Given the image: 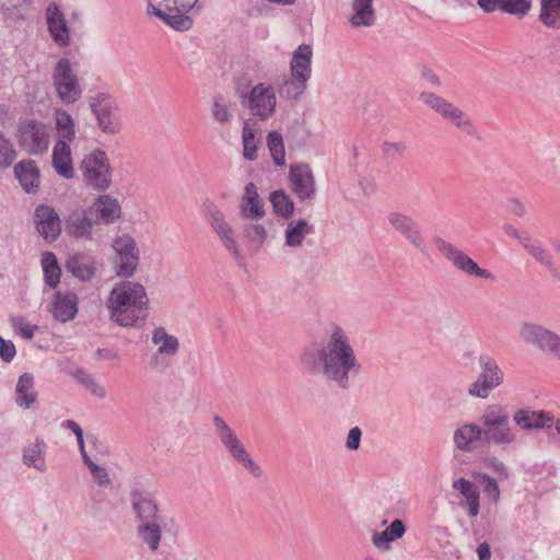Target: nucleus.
<instances>
[{
	"mask_svg": "<svg viewBox=\"0 0 560 560\" xmlns=\"http://www.w3.org/2000/svg\"><path fill=\"white\" fill-rule=\"evenodd\" d=\"M139 533L142 539L150 546L152 550H156L161 540V529L154 523H145L139 526Z\"/></svg>",
	"mask_w": 560,
	"mask_h": 560,
	"instance_id": "obj_46",
	"label": "nucleus"
},
{
	"mask_svg": "<svg viewBox=\"0 0 560 560\" xmlns=\"http://www.w3.org/2000/svg\"><path fill=\"white\" fill-rule=\"evenodd\" d=\"M65 427L70 429L75 434L80 451H81L82 455H85L84 443H83V431L80 428V425L77 422H74L73 420H67L65 422Z\"/></svg>",
	"mask_w": 560,
	"mask_h": 560,
	"instance_id": "obj_61",
	"label": "nucleus"
},
{
	"mask_svg": "<svg viewBox=\"0 0 560 560\" xmlns=\"http://www.w3.org/2000/svg\"><path fill=\"white\" fill-rule=\"evenodd\" d=\"M214 433L229 455L238 463H245V447L235 432L219 416L213 417Z\"/></svg>",
	"mask_w": 560,
	"mask_h": 560,
	"instance_id": "obj_20",
	"label": "nucleus"
},
{
	"mask_svg": "<svg viewBox=\"0 0 560 560\" xmlns=\"http://www.w3.org/2000/svg\"><path fill=\"white\" fill-rule=\"evenodd\" d=\"M419 100L431 110L441 115L444 119L452 121L459 130L471 136L475 135L471 119L468 118L459 107L448 102L446 98L432 92H421Z\"/></svg>",
	"mask_w": 560,
	"mask_h": 560,
	"instance_id": "obj_11",
	"label": "nucleus"
},
{
	"mask_svg": "<svg viewBox=\"0 0 560 560\" xmlns=\"http://www.w3.org/2000/svg\"><path fill=\"white\" fill-rule=\"evenodd\" d=\"M237 106H245V90L241 82L237 83L233 92H228L226 96H215L212 103V117L219 124H228L233 118V113Z\"/></svg>",
	"mask_w": 560,
	"mask_h": 560,
	"instance_id": "obj_16",
	"label": "nucleus"
},
{
	"mask_svg": "<svg viewBox=\"0 0 560 560\" xmlns=\"http://www.w3.org/2000/svg\"><path fill=\"white\" fill-rule=\"evenodd\" d=\"M248 236H255L259 242H264L267 235L266 229L260 224H254L247 229Z\"/></svg>",
	"mask_w": 560,
	"mask_h": 560,
	"instance_id": "obj_64",
	"label": "nucleus"
},
{
	"mask_svg": "<svg viewBox=\"0 0 560 560\" xmlns=\"http://www.w3.org/2000/svg\"><path fill=\"white\" fill-rule=\"evenodd\" d=\"M482 479L486 482V486H485L486 495L489 497L493 502H498V500L500 498V489H499L498 482L495 481L494 478H492L488 475H483Z\"/></svg>",
	"mask_w": 560,
	"mask_h": 560,
	"instance_id": "obj_54",
	"label": "nucleus"
},
{
	"mask_svg": "<svg viewBox=\"0 0 560 560\" xmlns=\"http://www.w3.org/2000/svg\"><path fill=\"white\" fill-rule=\"evenodd\" d=\"M289 180L291 189L301 200H311L316 195L315 177L308 164H293L290 166Z\"/></svg>",
	"mask_w": 560,
	"mask_h": 560,
	"instance_id": "obj_17",
	"label": "nucleus"
},
{
	"mask_svg": "<svg viewBox=\"0 0 560 560\" xmlns=\"http://www.w3.org/2000/svg\"><path fill=\"white\" fill-rule=\"evenodd\" d=\"M247 210L253 218H261L265 213L264 202L259 199L253 184H247Z\"/></svg>",
	"mask_w": 560,
	"mask_h": 560,
	"instance_id": "obj_48",
	"label": "nucleus"
},
{
	"mask_svg": "<svg viewBox=\"0 0 560 560\" xmlns=\"http://www.w3.org/2000/svg\"><path fill=\"white\" fill-rule=\"evenodd\" d=\"M452 487L465 499L466 502L464 505L467 506L468 515L470 517H476L480 510L478 487L465 478L454 480Z\"/></svg>",
	"mask_w": 560,
	"mask_h": 560,
	"instance_id": "obj_32",
	"label": "nucleus"
},
{
	"mask_svg": "<svg viewBox=\"0 0 560 560\" xmlns=\"http://www.w3.org/2000/svg\"><path fill=\"white\" fill-rule=\"evenodd\" d=\"M307 81L291 75L281 86L280 94L290 100H298L306 90Z\"/></svg>",
	"mask_w": 560,
	"mask_h": 560,
	"instance_id": "obj_45",
	"label": "nucleus"
},
{
	"mask_svg": "<svg viewBox=\"0 0 560 560\" xmlns=\"http://www.w3.org/2000/svg\"><path fill=\"white\" fill-rule=\"evenodd\" d=\"M13 330L24 339L31 340L37 329L36 325H32L25 320L22 316H14L10 319Z\"/></svg>",
	"mask_w": 560,
	"mask_h": 560,
	"instance_id": "obj_50",
	"label": "nucleus"
},
{
	"mask_svg": "<svg viewBox=\"0 0 560 560\" xmlns=\"http://www.w3.org/2000/svg\"><path fill=\"white\" fill-rule=\"evenodd\" d=\"M51 313L54 317L61 323L73 319L78 313L77 295L72 292L56 293Z\"/></svg>",
	"mask_w": 560,
	"mask_h": 560,
	"instance_id": "obj_28",
	"label": "nucleus"
},
{
	"mask_svg": "<svg viewBox=\"0 0 560 560\" xmlns=\"http://www.w3.org/2000/svg\"><path fill=\"white\" fill-rule=\"evenodd\" d=\"M202 9L200 0H164L163 8L149 1L147 13L154 15L176 32H187L194 26V16Z\"/></svg>",
	"mask_w": 560,
	"mask_h": 560,
	"instance_id": "obj_3",
	"label": "nucleus"
},
{
	"mask_svg": "<svg viewBox=\"0 0 560 560\" xmlns=\"http://www.w3.org/2000/svg\"><path fill=\"white\" fill-rule=\"evenodd\" d=\"M392 541H394V538L386 529L381 533H374L372 536V542L378 549L388 550Z\"/></svg>",
	"mask_w": 560,
	"mask_h": 560,
	"instance_id": "obj_55",
	"label": "nucleus"
},
{
	"mask_svg": "<svg viewBox=\"0 0 560 560\" xmlns=\"http://www.w3.org/2000/svg\"><path fill=\"white\" fill-rule=\"evenodd\" d=\"M386 530L394 538V540H397V539H400L405 535L406 525L401 520H395L386 528Z\"/></svg>",
	"mask_w": 560,
	"mask_h": 560,
	"instance_id": "obj_60",
	"label": "nucleus"
},
{
	"mask_svg": "<svg viewBox=\"0 0 560 560\" xmlns=\"http://www.w3.org/2000/svg\"><path fill=\"white\" fill-rule=\"evenodd\" d=\"M34 223L37 232L47 241H55L61 233L60 218L48 205H40L35 209Z\"/></svg>",
	"mask_w": 560,
	"mask_h": 560,
	"instance_id": "obj_19",
	"label": "nucleus"
},
{
	"mask_svg": "<svg viewBox=\"0 0 560 560\" xmlns=\"http://www.w3.org/2000/svg\"><path fill=\"white\" fill-rule=\"evenodd\" d=\"M80 170L85 184L94 190L105 191L112 185V166L105 151L95 149L85 154Z\"/></svg>",
	"mask_w": 560,
	"mask_h": 560,
	"instance_id": "obj_9",
	"label": "nucleus"
},
{
	"mask_svg": "<svg viewBox=\"0 0 560 560\" xmlns=\"http://www.w3.org/2000/svg\"><path fill=\"white\" fill-rule=\"evenodd\" d=\"M522 246L538 264L545 267L547 270L552 271L555 269V260L552 255L544 246V244L530 235L522 240Z\"/></svg>",
	"mask_w": 560,
	"mask_h": 560,
	"instance_id": "obj_35",
	"label": "nucleus"
},
{
	"mask_svg": "<svg viewBox=\"0 0 560 560\" xmlns=\"http://www.w3.org/2000/svg\"><path fill=\"white\" fill-rule=\"evenodd\" d=\"M478 366L479 374L469 384L467 393L470 397L487 399L495 388L504 383L505 374L497 359L489 353L478 355Z\"/></svg>",
	"mask_w": 560,
	"mask_h": 560,
	"instance_id": "obj_6",
	"label": "nucleus"
},
{
	"mask_svg": "<svg viewBox=\"0 0 560 560\" xmlns=\"http://www.w3.org/2000/svg\"><path fill=\"white\" fill-rule=\"evenodd\" d=\"M90 108L103 132L113 135L120 130V121L117 116L118 107L108 93L100 92L91 96Z\"/></svg>",
	"mask_w": 560,
	"mask_h": 560,
	"instance_id": "obj_13",
	"label": "nucleus"
},
{
	"mask_svg": "<svg viewBox=\"0 0 560 560\" xmlns=\"http://www.w3.org/2000/svg\"><path fill=\"white\" fill-rule=\"evenodd\" d=\"M301 370L311 376H323L341 389H348L350 376L361 370L360 361L346 331L335 326L326 343L313 342L300 354Z\"/></svg>",
	"mask_w": 560,
	"mask_h": 560,
	"instance_id": "obj_1",
	"label": "nucleus"
},
{
	"mask_svg": "<svg viewBox=\"0 0 560 560\" xmlns=\"http://www.w3.org/2000/svg\"><path fill=\"white\" fill-rule=\"evenodd\" d=\"M106 307L109 317L122 327L135 326L147 317L149 298L145 288L136 281H122L110 291Z\"/></svg>",
	"mask_w": 560,
	"mask_h": 560,
	"instance_id": "obj_2",
	"label": "nucleus"
},
{
	"mask_svg": "<svg viewBox=\"0 0 560 560\" xmlns=\"http://www.w3.org/2000/svg\"><path fill=\"white\" fill-rule=\"evenodd\" d=\"M201 213L220 242L235 234L234 228L225 219L223 212L214 201L210 199L203 200L201 203Z\"/></svg>",
	"mask_w": 560,
	"mask_h": 560,
	"instance_id": "obj_22",
	"label": "nucleus"
},
{
	"mask_svg": "<svg viewBox=\"0 0 560 560\" xmlns=\"http://www.w3.org/2000/svg\"><path fill=\"white\" fill-rule=\"evenodd\" d=\"M15 393L16 404L20 407L28 408L36 400L34 377L28 373L22 374L19 378Z\"/></svg>",
	"mask_w": 560,
	"mask_h": 560,
	"instance_id": "obj_37",
	"label": "nucleus"
},
{
	"mask_svg": "<svg viewBox=\"0 0 560 560\" xmlns=\"http://www.w3.org/2000/svg\"><path fill=\"white\" fill-rule=\"evenodd\" d=\"M132 505L139 518L148 523L155 520L158 508L155 503L141 492L132 493Z\"/></svg>",
	"mask_w": 560,
	"mask_h": 560,
	"instance_id": "obj_40",
	"label": "nucleus"
},
{
	"mask_svg": "<svg viewBox=\"0 0 560 560\" xmlns=\"http://www.w3.org/2000/svg\"><path fill=\"white\" fill-rule=\"evenodd\" d=\"M348 22L353 28L372 27L376 22L373 0H352Z\"/></svg>",
	"mask_w": 560,
	"mask_h": 560,
	"instance_id": "obj_26",
	"label": "nucleus"
},
{
	"mask_svg": "<svg viewBox=\"0 0 560 560\" xmlns=\"http://www.w3.org/2000/svg\"><path fill=\"white\" fill-rule=\"evenodd\" d=\"M16 158V152L9 139L0 133V168H8Z\"/></svg>",
	"mask_w": 560,
	"mask_h": 560,
	"instance_id": "obj_49",
	"label": "nucleus"
},
{
	"mask_svg": "<svg viewBox=\"0 0 560 560\" xmlns=\"http://www.w3.org/2000/svg\"><path fill=\"white\" fill-rule=\"evenodd\" d=\"M94 224L93 221L83 209H75L65 220L66 233L79 240H92Z\"/></svg>",
	"mask_w": 560,
	"mask_h": 560,
	"instance_id": "obj_25",
	"label": "nucleus"
},
{
	"mask_svg": "<svg viewBox=\"0 0 560 560\" xmlns=\"http://www.w3.org/2000/svg\"><path fill=\"white\" fill-rule=\"evenodd\" d=\"M54 121L57 131V141L72 142L77 136V127L73 117L62 108L54 110Z\"/></svg>",
	"mask_w": 560,
	"mask_h": 560,
	"instance_id": "obj_33",
	"label": "nucleus"
},
{
	"mask_svg": "<svg viewBox=\"0 0 560 560\" xmlns=\"http://www.w3.org/2000/svg\"><path fill=\"white\" fill-rule=\"evenodd\" d=\"M387 222L396 233L402 236L417 250L422 254L428 252L422 229L413 218L399 211H390L387 214Z\"/></svg>",
	"mask_w": 560,
	"mask_h": 560,
	"instance_id": "obj_14",
	"label": "nucleus"
},
{
	"mask_svg": "<svg viewBox=\"0 0 560 560\" xmlns=\"http://www.w3.org/2000/svg\"><path fill=\"white\" fill-rule=\"evenodd\" d=\"M14 174L26 192H36L40 184L39 170L34 161H21L14 166Z\"/></svg>",
	"mask_w": 560,
	"mask_h": 560,
	"instance_id": "obj_29",
	"label": "nucleus"
},
{
	"mask_svg": "<svg viewBox=\"0 0 560 560\" xmlns=\"http://www.w3.org/2000/svg\"><path fill=\"white\" fill-rule=\"evenodd\" d=\"M482 425L483 441L500 447H508L517 440L516 432L510 424V415L500 404H492L485 408L479 417Z\"/></svg>",
	"mask_w": 560,
	"mask_h": 560,
	"instance_id": "obj_4",
	"label": "nucleus"
},
{
	"mask_svg": "<svg viewBox=\"0 0 560 560\" xmlns=\"http://www.w3.org/2000/svg\"><path fill=\"white\" fill-rule=\"evenodd\" d=\"M92 214L97 224L109 225L118 221L122 215L120 201L108 194L97 196L91 207Z\"/></svg>",
	"mask_w": 560,
	"mask_h": 560,
	"instance_id": "obj_21",
	"label": "nucleus"
},
{
	"mask_svg": "<svg viewBox=\"0 0 560 560\" xmlns=\"http://www.w3.org/2000/svg\"><path fill=\"white\" fill-rule=\"evenodd\" d=\"M502 230L504 231V233L506 235H509L510 237H513L515 240L518 241V243L522 245V240L524 237H527L529 234L524 232V233H521L515 226H513L512 224L510 223H504L503 226H502Z\"/></svg>",
	"mask_w": 560,
	"mask_h": 560,
	"instance_id": "obj_63",
	"label": "nucleus"
},
{
	"mask_svg": "<svg viewBox=\"0 0 560 560\" xmlns=\"http://www.w3.org/2000/svg\"><path fill=\"white\" fill-rule=\"evenodd\" d=\"M506 209L511 214L517 218H524L527 213L525 205L518 198L508 199Z\"/></svg>",
	"mask_w": 560,
	"mask_h": 560,
	"instance_id": "obj_56",
	"label": "nucleus"
},
{
	"mask_svg": "<svg viewBox=\"0 0 560 560\" xmlns=\"http://www.w3.org/2000/svg\"><path fill=\"white\" fill-rule=\"evenodd\" d=\"M152 342L156 347L153 363L156 364L159 355L173 357L177 353L179 343L176 337L167 334L164 328H156L152 334Z\"/></svg>",
	"mask_w": 560,
	"mask_h": 560,
	"instance_id": "obj_34",
	"label": "nucleus"
},
{
	"mask_svg": "<svg viewBox=\"0 0 560 560\" xmlns=\"http://www.w3.org/2000/svg\"><path fill=\"white\" fill-rule=\"evenodd\" d=\"M45 451H46V444L40 440H36L35 443L28 445L24 450V454H23L24 463L27 466H32L39 471H45V469H46V463H45V457H44Z\"/></svg>",
	"mask_w": 560,
	"mask_h": 560,
	"instance_id": "obj_39",
	"label": "nucleus"
},
{
	"mask_svg": "<svg viewBox=\"0 0 560 560\" xmlns=\"http://www.w3.org/2000/svg\"><path fill=\"white\" fill-rule=\"evenodd\" d=\"M518 332L525 343L560 361V335L556 331L540 324L523 322Z\"/></svg>",
	"mask_w": 560,
	"mask_h": 560,
	"instance_id": "obj_10",
	"label": "nucleus"
},
{
	"mask_svg": "<svg viewBox=\"0 0 560 560\" xmlns=\"http://www.w3.org/2000/svg\"><path fill=\"white\" fill-rule=\"evenodd\" d=\"M267 145L275 164L284 165L285 152L282 136L278 131H270L267 136Z\"/></svg>",
	"mask_w": 560,
	"mask_h": 560,
	"instance_id": "obj_43",
	"label": "nucleus"
},
{
	"mask_svg": "<svg viewBox=\"0 0 560 560\" xmlns=\"http://www.w3.org/2000/svg\"><path fill=\"white\" fill-rule=\"evenodd\" d=\"M538 21L551 30H560V0H539Z\"/></svg>",
	"mask_w": 560,
	"mask_h": 560,
	"instance_id": "obj_36",
	"label": "nucleus"
},
{
	"mask_svg": "<svg viewBox=\"0 0 560 560\" xmlns=\"http://www.w3.org/2000/svg\"><path fill=\"white\" fill-rule=\"evenodd\" d=\"M52 166L62 177L70 179L74 176V168L69 143L57 141L52 150Z\"/></svg>",
	"mask_w": 560,
	"mask_h": 560,
	"instance_id": "obj_30",
	"label": "nucleus"
},
{
	"mask_svg": "<svg viewBox=\"0 0 560 560\" xmlns=\"http://www.w3.org/2000/svg\"><path fill=\"white\" fill-rule=\"evenodd\" d=\"M408 145L405 141H385L382 144V151L388 159H397L405 155Z\"/></svg>",
	"mask_w": 560,
	"mask_h": 560,
	"instance_id": "obj_51",
	"label": "nucleus"
},
{
	"mask_svg": "<svg viewBox=\"0 0 560 560\" xmlns=\"http://www.w3.org/2000/svg\"><path fill=\"white\" fill-rule=\"evenodd\" d=\"M513 421L521 430H540L553 424V416L545 410L522 408L514 412Z\"/></svg>",
	"mask_w": 560,
	"mask_h": 560,
	"instance_id": "obj_24",
	"label": "nucleus"
},
{
	"mask_svg": "<svg viewBox=\"0 0 560 560\" xmlns=\"http://www.w3.org/2000/svg\"><path fill=\"white\" fill-rule=\"evenodd\" d=\"M434 245L438 252L460 273L490 282L495 281L494 273L480 267L467 253L453 243L438 237L434 240Z\"/></svg>",
	"mask_w": 560,
	"mask_h": 560,
	"instance_id": "obj_7",
	"label": "nucleus"
},
{
	"mask_svg": "<svg viewBox=\"0 0 560 560\" xmlns=\"http://www.w3.org/2000/svg\"><path fill=\"white\" fill-rule=\"evenodd\" d=\"M15 347L13 342L4 340L0 336V357L5 361L10 362L15 357Z\"/></svg>",
	"mask_w": 560,
	"mask_h": 560,
	"instance_id": "obj_59",
	"label": "nucleus"
},
{
	"mask_svg": "<svg viewBox=\"0 0 560 560\" xmlns=\"http://www.w3.org/2000/svg\"><path fill=\"white\" fill-rule=\"evenodd\" d=\"M503 0H477V4L487 13L501 11Z\"/></svg>",
	"mask_w": 560,
	"mask_h": 560,
	"instance_id": "obj_62",
	"label": "nucleus"
},
{
	"mask_svg": "<svg viewBox=\"0 0 560 560\" xmlns=\"http://www.w3.org/2000/svg\"><path fill=\"white\" fill-rule=\"evenodd\" d=\"M66 269L75 278L90 280L94 276V267L89 258L84 256H72L66 262Z\"/></svg>",
	"mask_w": 560,
	"mask_h": 560,
	"instance_id": "obj_38",
	"label": "nucleus"
},
{
	"mask_svg": "<svg viewBox=\"0 0 560 560\" xmlns=\"http://www.w3.org/2000/svg\"><path fill=\"white\" fill-rule=\"evenodd\" d=\"M46 24L50 37L59 47H68L70 45V30L65 14L56 3H50L46 8Z\"/></svg>",
	"mask_w": 560,
	"mask_h": 560,
	"instance_id": "obj_18",
	"label": "nucleus"
},
{
	"mask_svg": "<svg viewBox=\"0 0 560 560\" xmlns=\"http://www.w3.org/2000/svg\"><path fill=\"white\" fill-rule=\"evenodd\" d=\"M223 247L228 250V253L240 264L243 262L242 257V242L238 236L233 234L232 236L225 237L221 241Z\"/></svg>",
	"mask_w": 560,
	"mask_h": 560,
	"instance_id": "obj_52",
	"label": "nucleus"
},
{
	"mask_svg": "<svg viewBox=\"0 0 560 560\" xmlns=\"http://www.w3.org/2000/svg\"><path fill=\"white\" fill-rule=\"evenodd\" d=\"M112 247L116 256L117 276L132 277L140 262V250L135 238L128 233L117 235Z\"/></svg>",
	"mask_w": 560,
	"mask_h": 560,
	"instance_id": "obj_12",
	"label": "nucleus"
},
{
	"mask_svg": "<svg viewBox=\"0 0 560 560\" xmlns=\"http://www.w3.org/2000/svg\"><path fill=\"white\" fill-rule=\"evenodd\" d=\"M51 128L44 121L25 118L18 125L16 140L22 150L32 155L45 153L50 144Z\"/></svg>",
	"mask_w": 560,
	"mask_h": 560,
	"instance_id": "obj_8",
	"label": "nucleus"
},
{
	"mask_svg": "<svg viewBox=\"0 0 560 560\" xmlns=\"http://www.w3.org/2000/svg\"><path fill=\"white\" fill-rule=\"evenodd\" d=\"M51 84L60 103L71 105L79 102L83 89L71 61L62 57L54 66L51 71Z\"/></svg>",
	"mask_w": 560,
	"mask_h": 560,
	"instance_id": "obj_5",
	"label": "nucleus"
},
{
	"mask_svg": "<svg viewBox=\"0 0 560 560\" xmlns=\"http://www.w3.org/2000/svg\"><path fill=\"white\" fill-rule=\"evenodd\" d=\"M532 5L530 0H503L501 11L523 18L529 13Z\"/></svg>",
	"mask_w": 560,
	"mask_h": 560,
	"instance_id": "obj_47",
	"label": "nucleus"
},
{
	"mask_svg": "<svg viewBox=\"0 0 560 560\" xmlns=\"http://www.w3.org/2000/svg\"><path fill=\"white\" fill-rule=\"evenodd\" d=\"M313 49L307 44L300 45L292 54L290 61L291 75L308 81L312 75Z\"/></svg>",
	"mask_w": 560,
	"mask_h": 560,
	"instance_id": "obj_27",
	"label": "nucleus"
},
{
	"mask_svg": "<svg viewBox=\"0 0 560 560\" xmlns=\"http://www.w3.org/2000/svg\"><path fill=\"white\" fill-rule=\"evenodd\" d=\"M314 233V225L305 219L291 220L284 230V241L288 247L296 248L303 245L307 235Z\"/></svg>",
	"mask_w": 560,
	"mask_h": 560,
	"instance_id": "obj_31",
	"label": "nucleus"
},
{
	"mask_svg": "<svg viewBox=\"0 0 560 560\" xmlns=\"http://www.w3.org/2000/svg\"><path fill=\"white\" fill-rule=\"evenodd\" d=\"M420 78L433 88H440L442 85L440 77L430 67L423 66L420 69Z\"/></svg>",
	"mask_w": 560,
	"mask_h": 560,
	"instance_id": "obj_58",
	"label": "nucleus"
},
{
	"mask_svg": "<svg viewBox=\"0 0 560 560\" xmlns=\"http://www.w3.org/2000/svg\"><path fill=\"white\" fill-rule=\"evenodd\" d=\"M483 441L482 425L476 422H464L453 433V442L457 450L469 453Z\"/></svg>",
	"mask_w": 560,
	"mask_h": 560,
	"instance_id": "obj_23",
	"label": "nucleus"
},
{
	"mask_svg": "<svg viewBox=\"0 0 560 560\" xmlns=\"http://www.w3.org/2000/svg\"><path fill=\"white\" fill-rule=\"evenodd\" d=\"M269 200L276 214L288 219L294 210V205L289 195L283 190H276L270 194Z\"/></svg>",
	"mask_w": 560,
	"mask_h": 560,
	"instance_id": "obj_42",
	"label": "nucleus"
},
{
	"mask_svg": "<svg viewBox=\"0 0 560 560\" xmlns=\"http://www.w3.org/2000/svg\"><path fill=\"white\" fill-rule=\"evenodd\" d=\"M277 97L269 83H258L247 92V108L260 120L270 118L276 112Z\"/></svg>",
	"mask_w": 560,
	"mask_h": 560,
	"instance_id": "obj_15",
	"label": "nucleus"
},
{
	"mask_svg": "<svg viewBox=\"0 0 560 560\" xmlns=\"http://www.w3.org/2000/svg\"><path fill=\"white\" fill-rule=\"evenodd\" d=\"M75 380L82 384L92 395L97 398L106 397L105 387L85 371L79 370L74 374Z\"/></svg>",
	"mask_w": 560,
	"mask_h": 560,
	"instance_id": "obj_44",
	"label": "nucleus"
},
{
	"mask_svg": "<svg viewBox=\"0 0 560 560\" xmlns=\"http://www.w3.org/2000/svg\"><path fill=\"white\" fill-rule=\"evenodd\" d=\"M42 267L46 283L50 288H56L60 282L61 269L54 253L46 252L43 254Z\"/></svg>",
	"mask_w": 560,
	"mask_h": 560,
	"instance_id": "obj_41",
	"label": "nucleus"
},
{
	"mask_svg": "<svg viewBox=\"0 0 560 560\" xmlns=\"http://www.w3.org/2000/svg\"><path fill=\"white\" fill-rule=\"evenodd\" d=\"M85 464L89 466L94 479L97 481L100 486H108L110 483V479L105 468L97 466L93 463L88 455H82Z\"/></svg>",
	"mask_w": 560,
	"mask_h": 560,
	"instance_id": "obj_53",
	"label": "nucleus"
},
{
	"mask_svg": "<svg viewBox=\"0 0 560 560\" xmlns=\"http://www.w3.org/2000/svg\"><path fill=\"white\" fill-rule=\"evenodd\" d=\"M362 431L359 427L350 429L346 440V447L350 451H357L360 447Z\"/></svg>",
	"mask_w": 560,
	"mask_h": 560,
	"instance_id": "obj_57",
	"label": "nucleus"
}]
</instances>
